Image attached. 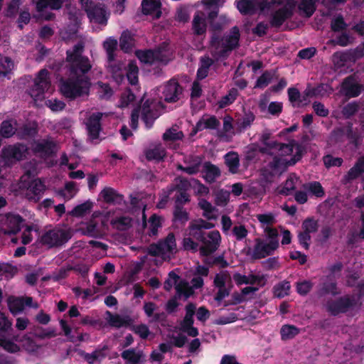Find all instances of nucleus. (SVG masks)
<instances>
[{
	"mask_svg": "<svg viewBox=\"0 0 364 364\" xmlns=\"http://www.w3.org/2000/svg\"><path fill=\"white\" fill-rule=\"evenodd\" d=\"M82 50L83 45L80 43L67 52L70 78L61 81L60 90L68 98L73 99L89 92L90 83L84 74L90 70L91 65L88 58L82 55Z\"/></svg>",
	"mask_w": 364,
	"mask_h": 364,
	"instance_id": "f257e3e1",
	"label": "nucleus"
},
{
	"mask_svg": "<svg viewBox=\"0 0 364 364\" xmlns=\"http://www.w3.org/2000/svg\"><path fill=\"white\" fill-rule=\"evenodd\" d=\"M303 147L296 143L291 142L289 144H268L265 148L260 150L262 154H267L272 157L269 162L270 175L281 173L288 166L295 164L301 158L303 154ZM259 153L254 147H250L247 152L246 157L249 161L255 159Z\"/></svg>",
	"mask_w": 364,
	"mask_h": 364,
	"instance_id": "f03ea898",
	"label": "nucleus"
},
{
	"mask_svg": "<svg viewBox=\"0 0 364 364\" xmlns=\"http://www.w3.org/2000/svg\"><path fill=\"white\" fill-rule=\"evenodd\" d=\"M213 224L203 220H194L191 223L188 233L183 240V247L186 250L196 252L198 250V244L196 241L202 242L200 248V255H208L214 252L220 245L221 240L220 234L218 230L210 232L207 237H204L203 229H210Z\"/></svg>",
	"mask_w": 364,
	"mask_h": 364,
	"instance_id": "7ed1b4c3",
	"label": "nucleus"
},
{
	"mask_svg": "<svg viewBox=\"0 0 364 364\" xmlns=\"http://www.w3.org/2000/svg\"><path fill=\"white\" fill-rule=\"evenodd\" d=\"M159 92L161 93V96L157 98L155 97L143 98L144 100L142 108L143 118L148 127L153 124L154 121L159 115L161 108V100L164 98L168 102H176L182 94V87L175 79H171L159 89L154 90L152 95H158Z\"/></svg>",
	"mask_w": 364,
	"mask_h": 364,
	"instance_id": "20e7f679",
	"label": "nucleus"
},
{
	"mask_svg": "<svg viewBox=\"0 0 364 364\" xmlns=\"http://www.w3.org/2000/svg\"><path fill=\"white\" fill-rule=\"evenodd\" d=\"M318 1L301 0L298 5L299 13L307 17L311 16L316 10V3ZM272 2L282 6V8L274 14L272 21V25L279 26L291 15L296 7V1L294 0H272Z\"/></svg>",
	"mask_w": 364,
	"mask_h": 364,
	"instance_id": "39448f33",
	"label": "nucleus"
},
{
	"mask_svg": "<svg viewBox=\"0 0 364 364\" xmlns=\"http://www.w3.org/2000/svg\"><path fill=\"white\" fill-rule=\"evenodd\" d=\"M117 40L113 37L107 38L103 43V47L107 55V68L114 81L119 84L124 78V63L114 58V51L117 49Z\"/></svg>",
	"mask_w": 364,
	"mask_h": 364,
	"instance_id": "423d86ee",
	"label": "nucleus"
},
{
	"mask_svg": "<svg viewBox=\"0 0 364 364\" xmlns=\"http://www.w3.org/2000/svg\"><path fill=\"white\" fill-rule=\"evenodd\" d=\"M239 30L234 27L229 35L221 40L213 36L210 43V52L216 60L227 55L228 52L235 48L239 41Z\"/></svg>",
	"mask_w": 364,
	"mask_h": 364,
	"instance_id": "0eeeda50",
	"label": "nucleus"
},
{
	"mask_svg": "<svg viewBox=\"0 0 364 364\" xmlns=\"http://www.w3.org/2000/svg\"><path fill=\"white\" fill-rule=\"evenodd\" d=\"M191 283L192 286L191 287L187 282L180 279L179 277L173 271L168 274V277L164 283V288L166 290H170L175 287L178 296L187 299L193 294V288L198 289L203 286V280L200 277H196L191 280Z\"/></svg>",
	"mask_w": 364,
	"mask_h": 364,
	"instance_id": "6e6552de",
	"label": "nucleus"
},
{
	"mask_svg": "<svg viewBox=\"0 0 364 364\" xmlns=\"http://www.w3.org/2000/svg\"><path fill=\"white\" fill-rule=\"evenodd\" d=\"M265 238H257L253 250L255 258H264L271 255L279 247L278 232L276 229L267 230Z\"/></svg>",
	"mask_w": 364,
	"mask_h": 364,
	"instance_id": "1a4fd4ad",
	"label": "nucleus"
},
{
	"mask_svg": "<svg viewBox=\"0 0 364 364\" xmlns=\"http://www.w3.org/2000/svg\"><path fill=\"white\" fill-rule=\"evenodd\" d=\"M52 91L48 72L46 70H41L34 80V85L30 90V95L35 104L40 106L45 100L46 94L51 93Z\"/></svg>",
	"mask_w": 364,
	"mask_h": 364,
	"instance_id": "9d476101",
	"label": "nucleus"
},
{
	"mask_svg": "<svg viewBox=\"0 0 364 364\" xmlns=\"http://www.w3.org/2000/svg\"><path fill=\"white\" fill-rule=\"evenodd\" d=\"M141 63L153 64L159 63L166 64L172 58V50L167 43H164L155 50H139L136 53Z\"/></svg>",
	"mask_w": 364,
	"mask_h": 364,
	"instance_id": "9b49d317",
	"label": "nucleus"
},
{
	"mask_svg": "<svg viewBox=\"0 0 364 364\" xmlns=\"http://www.w3.org/2000/svg\"><path fill=\"white\" fill-rule=\"evenodd\" d=\"M332 89L327 85H322L316 88H307L301 96L299 90L296 88H289L288 95L289 100L294 106H304L309 102V98L313 96L324 95L326 93H330Z\"/></svg>",
	"mask_w": 364,
	"mask_h": 364,
	"instance_id": "f8f14e48",
	"label": "nucleus"
},
{
	"mask_svg": "<svg viewBox=\"0 0 364 364\" xmlns=\"http://www.w3.org/2000/svg\"><path fill=\"white\" fill-rule=\"evenodd\" d=\"M177 252L176 239L173 234L168 236L158 244H154L149 247V254L161 258L163 260L168 259Z\"/></svg>",
	"mask_w": 364,
	"mask_h": 364,
	"instance_id": "ddd939ff",
	"label": "nucleus"
},
{
	"mask_svg": "<svg viewBox=\"0 0 364 364\" xmlns=\"http://www.w3.org/2000/svg\"><path fill=\"white\" fill-rule=\"evenodd\" d=\"M82 7L86 11L92 23L105 26L109 17V12L102 4L94 5L92 0H80Z\"/></svg>",
	"mask_w": 364,
	"mask_h": 364,
	"instance_id": "4468645a",
	"label": "nucleus"
},
{
	"mask_svg": "<svg viewBox=\"0 0 364 364\" xmlns=\"http://www.w3.org/2000/svg\"><path fill=\"white\" fill-rule=\"evenodd\" d=\"M235 4L241 14H267L271 10L272 5L277 3H273L272 0H237Z\"/></svg>",
	"mask_w": 364,
	"mask_h": 364,
	"instance_id": "2eb2a0df",
	"label": "nucleus"
},
{
	"mask_svg": "<svg viewBox=\"0 0 364 364\" xmlns=\"http://www.w3.org/2000/svg\"><path fill=\"white\" fill-rule=\"evenodd\" d=\"M28 154L26 147L21 144L9 145L2 149L1 162L11 166L24 159Z\"/></svg>",
	"mask_w": 364,
	"mask_h": 364,
	"instance_id": "dca6fc26",
	"label": "nucleus"
},
{
	"mask_svg": "<svg viewBox=\"0 0 364 364\" xmlns=\"http://www.w3.org/2000/svg\"><path fill=\"white\" fill-rule=\"evenodd\" d=\"M23 227V220L16 214L9 213L0 220V231L4 235L16 234Z\"/></svg>",
	"mask_w": 364,
	"mask_h": 364,
	"instance_id": "f3484780",
	"label": "nucleus"
},
{
	"mask_svg": "<svg viewBox=\"0 0 364 364\" xmlns=\"http://www.w3.org/2000/svg\"><path fill=\"white\" fill-rule=\"evenodd\" d=\"M215 286L218 288L215 295V300L221 301L228 296L231 286V276L227 271H222L217 274L214 279Z\"/></svg>",
	"mask_w": 364,
	"mask_h": 364,
	"instance_id": "a211bd4d",
	"label": "nucleus"
},
{
	"mask_svg": "<svg viewBox=\"0 0 364 364\" xmlns=\"http://www.w3.org/2000/svg\"><path fill=\"white\" fill-rule=\"evenodd\" d=\"M68 239V233L61 228H55L46 232L41 238L43 245L48 247L60 245Z\"/></svg>",
	"mask_w": 364,
	"mask_h": 364,
	"instance_id": "6ab92c4d",
	"label": "nucleus"
},
{
	"mask_svg": "<svg viewBox=\"0 0 364 364\" xmlns=\"http://www.w3.org/2000/svg\"><path fill=\"white\" fill-rule=\"evenodd\" d=\"M232 279L238 286L243 284H252L263 287L266 283V278L264 275L260 273H250L248 275L235 273L232 275Z\"/></svg>",
	"mask_w": 364,
	"mask_h": 364,
	"instance_id": "aec40b11",
	"label": "nucleus"
},
{
	"mask_svg": "<svg viewBox=\"0 0 364 364\" xmlns=\"http://www.w3.org/2000/svg\"><path fill=\"white\" fill-rule=\"evenodd\" d=\"M33 1L36 4L37 11L40 13V17L46 20H50L53 16L50 13H47L46 9H59L63 0H33Z\"/></svg>",
	"mask_w": 364,
	"mask_h": 364,
	"instance_id": "412c9836",
	"label": "nucleus"
},
{
	"mask_svg": "<svg viewBox=\"0 0 364 364\" xmlns=\"http://www.w3.org/2000/svg\"><path fill=\"white\" fill-rule=\"evenodd\" d=\"M32 148L34 154L43 160H46L55 151V145L49 139L34 141Z\"/></svg>",
	"mask_w": 364,
	"mask_h": 364,
	"instance_id": "4be33fe9",
	"label": "nucleus"
},
{
	"mask_svg": "<svg viewBox=\"0 0 364 364\" xmlns=\"http://www.w3.org/2000/svg\"><path fill=\"white\" fill-rule=\"evenodd\" d=\"M26 188L23 194L30 200L38 201L42 196L46 189V186L40 179H35L31 181L28 186L23 184Z\"/></svg>",
	"mask_w": 364,
	"mask_h": 364,
	"instance_id": "5701e85b",
	"label": "nucleus"
},
{
	"mask_svg": "<svg viewBox=\"0 0 364 364\" xmlns=\"http://www.w3.org/2000/svg\"><path fill=\"white\" fill-rule=\"evenodd\" d=\"M102 114L100 112L92 113L86 122L88 136L91 140L97 139L100 137V119Z\"/></svg>",
	"mask_w": 364,
	"mask_h": 364,
	"instance_id": "b1692460",
	"label": "nucleus"
},
{
	"mask_svg": "<svg viewBox=\"0 0 364 364\" xmlns=\"http://www.w3.org/2000/svg\"><path fill=\"white\" fill-rule=\"evenodd\" d=\"M186 314L181 323V330L189 336L195 337L198 334L197 328L192 326L193 323V316L195 314V305L190 304L186 306Z\"/></svg>",
	"mask_w": 364,
	"mask_h": 364,
	"instance_id": "393cba45",
	"label": "nucleus"
},
{
	"mask_svg": "<svg viewBox=\"0 0 364 364\" xmlns=\"http://www.w3.org/2000/svg\"><path fill=\"white\" fill-rule=\"evenodd\" d=\"M353 305V301L348 297L341 298L336 301H329L326 308L331 314L336 315L346 311Z\"/></svg>",
	"mask_w": 364,
	"mask_h": 364,
	"instance_id": "a878e982",
	"label": "nucleus"
},
{
	"mask_svg": "<svg viewBox=\"0 0 364 364\" xmlns=\"http://www.w3.org/2000/svg\"><path fill=\"white\" fill-rule=\"evenodd\" d=\"M141 6L144 14L153 18H159L161 15L160 0H143Z\"/></svg>",
	"mask_w": 364,
	"mask_h": 364,
	"instance_id": "bb28decb",
	"label": "nucleus"
},
{
	"mask_svg": "<svg viewBox=\"0 0 364 364\" xmlns=\"http://www.w3.org/2000/svg\"><path fill=\"white\" fill-rule=\"evenodd\" d=\"M202 159L199 156H188L184 159V166L178 165V168L189 174L197 173L200 171Z\"/></svg>",
	"mask_w": 364,
	"mask_h": 364,
	"instance_id": "cd10ccee",
	"label": "nucleus"
},
{
	"mask_svg": "<svg viewBox=\"0 0 364 364\" xmlns=\"http://www.w3.org/2000/svg\"><path fill=\"white\" fill-rule=\"evenodd\" d=\"M260 111L265 114L278 116L282 110V104L279 102H272L268 103L266 99L261 100L259 103Z\"/></svg>",
	"mask_w": 364,
	"mask_h": 364,
	"instance_id": "c85d7f7f",
	"label": "nucleus"
},
{
	"mask_svg": "<svg viewBox=\"0 0 364 364\" xmlns=\"http://www.w3.org/2000/svg\"><path fill=\"white\" fill-rule=\"evenodd\" d=\"M206 27L205 14L203 11H197L193 20V29L194 32L198 35H201L205 32Z\"/></svg>",
	"mask_w": 364,
	"mask_h": 364,
	"instance_id": "c756f323",
	"label": "nucleus"
},
{
	"mask_svg": "<svg viewBox=\"0 0 364 364\" xmlns=\"http://www.w3.org/2000/svg\"><path fill=\"white\" fill-rule=\"evenodd\" d=\"M342 90L346 95L354 97L360 93V87L353 78L348 77L343 82Z\"/></svg>",
	"mask_w": 364,
	"mask_h": 364,
	"instance_id": "7c9ffc66",
	"label": "nucleus"
},
{
	"mask_svg": "<svg viewBox=\"0 0 364 364\" xmlns=\"http://www.w3.org/2000/svg\"><path fill=\"white\" fill-rule=\"evenodd\" d=\"M107 226V221L103 220L101 225H98L95 221L91 220L89 224L86 225V228L82 230L85 235L92 237L101 236L103 234L104 228Z\"/></svg>",
	"mask_w": 364,
	"mask_h": 364,
	"instance_id": "2f4dec72",
	"label": "nucleus"
},
{
	"mask_svg": "<svg viewBox=\"0 0 364 364\" xmlns=\"http://www.w3.org/2000/svg\"><path fill=\"white\" fill-rule=\"evenodd\" d=\"M14 68V61L9 57H0V80L10 78Z\"/></svg>",
	"mask_w": 364,
	"mask_h": 364,
	"instance_id": "473e14b6",
	"label": "nucleus"
},
{
	"mask_svg": "<svg viewBox=\"0 0 364 364\" xmlns=\"http://www.w3.org/2000/svg\"><path fill=\"white\" fill-rule=\"evenodd\" d=\"M106 320L110 326L116 328L126 326L131 321L130 318L127 316L113 315L108 311L106 313Z\"/></svg>",
	"mask_w": 364,
	"mask_h": 364,
	"instance_id": "72a5a7b5",
	"label": "nucleus"
},
{
	"mask_svg": "<svg viewBox=\"0 0 364 364\" xmlns=\"http://www.w3.org/2000/svg\"><path fill=\"white\" fill-rule=\"evenodd\" d=\"M99 198L108 203H117L123 200L122 196L117 194V192L111 188H104L100 192Z\"/></svg>",
	"mask_w": 364,
	"mask_h": 364,
	"instance_id": "f704fd0d",
	"label": "nucleus"
},
{
	"mask_svg": "<svg viewBox=\"0 0 364 364\" xmlns=\"http://www.w3.org/2000/svg\"><path fill=\"white\" fill-rule=\"evenodd\" d=\"M219 122L215 117L203 116L196 124L194 134L205 129H215Z\"/></svg>",
	"mask_w": 364,
	"mask_h": 364,
	"instance_id": "c9c22d12",
	"label": "nucleus"
},
{
	"mask_svg": "<svg viewBox=\"0 0 364 364\" xmlns=\"http://www.w3.org/2000/svg\"><path fill=\"white\" fill-rule=\"evenodd\" d=\"M224 2V0H201L200 4L209 14V17L212 18L217 15V10L223 5Z\"/></svg>",
	"mask_w": 364,
	"mask_h": 364,
	"instance_id": "e433bc0d",
	"label": "nucleus"
},
{
	"mask_svg": "<svg viewBox=\"0 0 364 364\" xmlns=\"http://www.w3.org/2000/svg\"><path fill=\"white\" fill-rule=\"evenodd\" d=\"M198 206L203 210V215L206 218L211 220L218 217V210L210 203L205 199H200Z\"/></svg>",
	"mask_w": 364,
	"mask_h": 364,
	"instance_id": "4c0bfd02",
	"label": "nucleus"
},
{
	"mask_svg": "<svg viewBox=\"0 0 364 364\" xmlns=\"http://www.w3.org/2000/svg\"><path fill=\"white\" fill-rule=\"evenodd\" d=\"M122 357L129 364H137L143 357V353L141 350L131 348L123 351Z\"/></svg>",
	"mask_w": 364,
	"mask_h": 364,
	"instance_id": "58836bf2",
	"label": "nucleus"
},
{
	"mask_svg": "<svg viewBox=\"0 0 364 364\" xmlns=\"http://www.w3.org/2000/svg\"><path fill=\"white\" fill-rule=\"evenodd\" d=\"M203 168L204 173L203 177L208 182L214 181L220 174L219 168L210 163H205Z\"/></svg>",
	"mask_w": 364,
	"mask_h": 364,
	"instance_id": "ea45409f",
	"label": "nucleus"
},
{
	"mask_svg": "<svg viewBox=\"0 0 364 364\" xmlns=\"http://www.w3.org/2000/svg\"><path fill=\"white\" fill-rule=\"evenodd\" d=\"M165 155L166 151L160 144L150 147L146 151V157L148 160L160 161L165 156Z\"/></svg>",
	"mask_w": 364,
	"mask_h": 364,
	"instance_id": "a19ab883",
	"label": "nucleus"
},
{
	"mask_svg": "<svg viewBox=\"0 0 364 364\" xmlns=\"http://www.w3.org/2000/svg\"><path fill=\"white\" fill-rule=\"evenodd\" d=\"M299 183V179L295 174H290L287 179L284 186L278 190V193L284 195H289L294 190Z\"/></svg>",
	"mask_w": 364,
	"mask_h": 364,
	"instance_id": "79ce46f5",
	"label": "nucleus"
},
{
	"mask_svg": "<svg viewBox=\"0 0 364 364\" xmlns=\"http://www.w3.org/2000/svg\"><path fill=\"white\" fill-rule=\"evenodd\" d=\"M77 191L78 189L75 183L68 182L66 183L63 190L57 192V196L63 198L65 200H69L76 195Z\"/></svg>",
	"mask_w": 364,
	"mask_h": 364,
	"instance_id": "37998d69",
	"label": "nucleus"
},
{
	"mask_svg": "<svg viewBox=\"0 0 364 364\" xmlns=\"http://www.w3.org/2000/svg\"><path fill=\"white\" fill-rule=\"evenodd\" d=\"M8 306L13 314L21 313L24 308L23 298L10 296L7 301Z\"/></svg>",
	"mask_w": 364,
	"mask_h": 364,
	"instance_id": "c03bdc74",
	"label": "nucleus"
},
{
	"mask_svg": "<svg viewBox=\"0 0 364 364\" xmlns=\"http://www.w3.org/2000/svg\"><path fill=\"white\" fill-rule=\"evenodd\" d=\"M303 188L306 191L308 192L309 194L314 196L317 198H321L325 194L324 190L321 183L317 181L306 183L304 185Z\"/></svg>",
	"mask_w": 364,
	"mask_h": 364,
	"instance_id": "a18cd8bd",
	"label": "nucleus"
},
{
	"mask_svg": "<svg viewBox=\"0 0 364 364\" xmlns=\"http://www.w3.org/2000/svg\"><path fill=\"white\" fill-rule=\"evenodd\" d=\"M17 124L14 120L3 122L1 127V134L2 136L9 138L13 136L17 131Z\"/></svg>",
	"mask_w": 364,
	"mask_h": 364,
	"instance_id": "49530a36",
	"label": "nucleus"
},
{
	"mask_svg": "<svg viewBox=\"0 0 364 364\" xmlns=\"http://www.w3.org/2000/svg\"><path fill=\"white\" fill-rule=\"evenodd\" d=\"M183 134L176 127L167 129L163 134V139L166 142L176 141L182 139Z\"/></svg>",
	"mask_w": 364,
	"mask_h": 364,
	"instance_id": "de8ad7c7",
	"label": "nucleus"
},
{
	"mask_svg": "<svg viewBox=\"0 0 364 364\" xmlns=\"http://www.w3.org/2000/svg\"><path fill=\"white\" fill-rule=\"evenodd\" d=\"M256 217L266 233L267 230L272 229L270 226L276 223L275 215L271 213L258 214Z\"/></svg>",
	"mask_w": 364,
	"mask_h": 364,
	"instance_id": "09e8293b",
	"label": "nucleus"
},
{
	"mask_svg": "<svg viewBox=\"0 0 364 364\" xmlns=\"http://www.w3.org/2000/svg\"><path fill=\"white\" fill-rule=\"evenodd\" d=\"M134 42L133 36L129 31H124L122 32L119 42L122 50L125 52L129 51L134 46Z\"/></svg>",
	"mask_w": 364,
	"mask_h": 364,
	"instance_id": "8fccbe9b",
	"label": "nucleus"
},
{
	"mask_svg": "<svg viewBox=\"0 0 364 364\" xmlns=\"http://www.w3.org/2000/svg\"><path fill=\"white\" fill-rule=\"evenodd\" d=\"M225 163L231 173H235L239 168V156L235 152H230L225 156Z\"/></svg>",
	"mask_w": 364,
	"mask_h": 364,
	"instance_id": "3c124183",
	"label": "nucleus"
},
{
	"mask_svg": "<svg viewBox=\"0 0 364 364\" xmlns=\"http://www.w3.org/2000/svg\"><path fill=\"white\" fill-rule=\"evenodd\" d=\"M138 72L139 70L136 63L134 61L129 62L126 75L131 85H136L138 82Z\"/></svg>",
	"mask_w": 364,
	"mask_h": 364,
	"instance_id": "603ef678",
	"label": "nucleus"
},
{
	"mask_svg": "<svg viewBox=\"0 0 364 364\" xmlns=\"http://www.w3.org/2000/svg\"><path fill=\"white\" fill-rule=\"evenodd\" d=\"M92 202L87 200L77 205L69 214L75 217H82L89 213L92 208Z\"/></svg>",
	"mask_w": 364,
	"mask_h": 364,
	"instance_id": "864d4df0",
	"label": "nucleus"
},
{
	"mask_svg": "<svg viewBox=\"0 0 364 364\" xmlns=\"http://www.w3.org/2000/svg\"><path fill=\"white\" fill-rule=\"evenodd\" d=\"M110 223L113 228L119 230H125L132 225V219L128 217L122 216L112 219Z\"/></svg>",
	"mask_w": 364,
	"mask_h": 364,
	"instance_id": "5fc2aeb1",
	"label": "nucleus"
},
{
	"mask_svg": "<svg viewBox=\"0 0 364 364\" xmlns=\"http://www.w3.org/2000/svg\"><path fill=\"white\" fill-rule=\"evenodd\" d=\"M17 272L16 267L9 263H0V279H10Z\"/></svg>",
	"mask_w": 364,
	"mask_h": 364,
	"instance_id": "6e6d98bb",
	"label": "nucleus"
},
{
	"mask_svg": "<svg viewBox=\"0 0 364 364\" xmlns=\"http://www.w3.org/2000/svg\"><path fill=\"white\" fill-rule=\"evenodd\" d=\"M0 347L9 353H16L20 350V346L11 339L0 336Z\"/></svg>",
	"mask_w": 364,
	"mask_h": 364,
	"instance_id": "4d7b16f0",
	"label": "nucleus"
},
{
	"mask_svg": "<svg viewBox=\"0 0 364 364\" xmlns=\"http://www.w3.org/2000/svg\"><path fill=\"white\" fill-rule=\"evenodd\" d=\"M213 60L209 57H203L200 60V65L197 72V77L202 80L208 75L209 67L212 65Z\"/></svg>",
	"mask_w": 364,
	"mask_h": 364,
	"instance_id": "13d9d810",
	"label": "nucleus"
},
{
	"mask_svg": "<svg viewBox=\"0 0 364 364\" xmlns=\"http://www.w3.org/2000/svg\"><path fill=\"white\" fill-rule=\"evenodd\" d=\"M363 172H364V157L358 159L355 165L348 171L347 177L348 179H354L358 177Z\"/></svg>",
	"mask_w": 364,
	"mask_h": 364,
	"instance_id": "bf43d9fd",
	"label": "nucleus"
},
{
	"mask_svg": "<svg viewBox=\"0 0 364 364\" xmlns=\"http://www.w3.org/2000/svg\"><path fill=\"white\" fill-rule=\"evenodd\" d=\"M281 336L283 340L291 339L299 333V330L292 325H284L282 327Z\"/></svg>",
	"mask_w": 364,
	"mask_h": 364,
	"instance_id": "052dcab7",
	"label": "nucleus"
},
{
	"mask_svg": "<svg viewBox=\"0 0 364 364\" xmlns=\"http://www.w3.org/2000/svg\"><path fill=\"white\" fill-rule=\"evenodd\" d=\"M161 218L155 214L150 218L148 225L149 235H156L157 234L159 228L161 226Z\"/></svg>",
	"mask_w": 364,
	"mask_h": 364,
	"instance_id": "680f3d73",
	"label": "nucleus"
},
{
	"mask_svg": "<svg viewBox=\"0 0 364 364\" xmlns=\"http://www.w3.org/2000/svg\"><path fill=\"white\" fill-rule=\"evenodd\" d=\"M290 290V284L288 282H282L274 288V294L278 298H283L287 296Z\"/></svg>",
	"mask_w": 364,
	"mask_h": 364,
	"instance_id": "e2e57ef3",
	"label": "nucleus"
},
{
	"mask_svg": "<svg viewBox=\"0 0 364 364\" xmlns=\"http://www.w3.org/2000/svg\"><path fill=\"white\" fill-rule=\"evenodd\" d=\"M97 89L100 97L103 99H109L113 94L112 90L107 84L99 82L97 84Z\"/></svg>",
	"mask_w": 364,
	"mask_h": 364,
	"instance_id": "0e129e2a",
	"label": "nucleus"
},
{
	"mask_svg": "<svg viewBox=\"0 0 364 364\" xmlns=\"http://www.w3.org/2000/svg\"><path fill=\"white\" fill-rule=\"evenodd\" d=\"M19 341L22 343L23 347L28 352L33 353L38 348V345L26 335L23 336Z\"/></svg>",
	"mask_w": 364,
	"mask_h": 364,
	"instance_id": "69168bd1",
	"label": "nucleus"
},
{
	"mask_svg": "<svg viewBox=\"0 0 364 364\" xmlns=\"http://www.w3.org/2000/svg\"><path fill=\"white\" fill-rule=\"evenodd\" d=\"M134 99V95L129 90H127L122 95L119 102V107L122 108L126 107L133 102Z\"/></svg>",
	"mask_w": 364,
	"mask_h": 364,
	"instance_id": "338daca9",
	"label": "nucleus"
},
{
	"mask_svg": "<svg viewBox=\"0 0 364 364\" xmlns=\"http://www.w3.org/2000/svg\"><path fill=\"white\" fill-rule=\"evenodd\" d=\"M350 56L349 53L343 52H337L332 57V61L335 66L340 68L344 65L345 62Z\"/></svg>",
	"mask_w": 364,
	"mask_h": 364,
	"instance_id": "774afa93",
	"label": "nucleus"
}]
</instances>
